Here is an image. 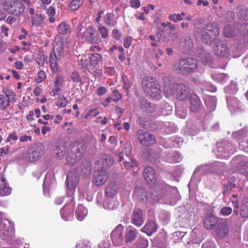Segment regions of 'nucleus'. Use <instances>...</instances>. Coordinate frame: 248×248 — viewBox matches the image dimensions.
<instances>
[{
    "label": "nucleus",
    "mask_w": 248,
    "mask_h": 248,
    "mask_svg": "<svg viewBox=\"0 0 248 248\" xmlns=\"http://www.w3.org/2000/svg\"><path fill=\"white\" fill-rule=\"evenodd\" d=\"M219 34V29L215 24H206L197 28L194 35L203 44L211 45Z\"/></svg>",
    "instance_id": "1"
},
{
    "label": "nucleus",
    "mask_w": 248,
    "mask_h": 248,
    "mask_svg": "<svg viewBox=\"0 0 248 248\" xmlns=\"http://www.w3.org/2000/svg\"><path fill=\"white\" fill-rule=\"evenodd\" d=\"M197 61L192 58L179 59L175 62L174 68L179 75H186L193 73L198 67Z\"/></svg>",
    "instance_id": "2"
},
{
    "label": "nucleus",
    "mask_w": 248,
    "mask_h": 248,
    "mask_svg": "<svg viewBox=\"0 0 248 248\" xmlns=\"http://www.w3.org/2000/svg\"><path fill=\"white\" fill-rule=\"evenodd\" d=\"M143 91L148 95L157 99L161 97L160 86L154 78L146 77L141 82Z\"/></svg>",
    "instance_id": "3"
},
{
    "label": "nucleus",
    "mask_w": 248,
    "mask_h": 248,
    "mask_svg": "<svg viewBox=\"0 0 248 248\" xmlns=\"http://www.w3.org/2000/svg\"><path fill=\"white\" fill-rule=\"evenodd\" d=\"M85 150L81 143L73 142L70 143L68 148V154L66 160L68 163L73 164L78 161L82 157Z\"/></svg>",
    "instance_id": "4"
},
{
    "label": "nucleus",
    "mask_w": 248,
    "mask_h": 248,
    "mask_svg": "<svg viewBox=\"0 0 248 248\" xmlns=\"http://www.w3.org/2000/svg\"><path fill=\"white\" fill-rule=\"evenodd\" d=\"M45 147L40 143L33 144L28 149V158L31 162L38 160L44 154Z\"/></svg>",
    "instance_id": "5"
},
{
    "label": "nucleus",
    "mask_w": 248,
    "mask_h": 248,
    "mask_svg": "<svg viewBox=\"0 0 248 248\" xmlns=\"http://www.w3.org/2000/svg\"><path fill=\"white\" fill-rule=\"evenodd\" d=\"M169 186L164 182L155 183L151 188L150 196L154 200L158 201L165 195Z\"/></svg>",
    "instance_id": "6"
},
{
    "label": "nucleus",
    "mask_w": 248,
    "mask_h": 248,
    "mask_svg": "<svg viewBox=\"0 0 248 248\" xmlns=\"http://www.w3.org/2000/svg\"><path fill=\"white\" fill-rule=\"evenodd\" d=\"M239 30H242L244 34H248V23L238 24L235 27L226 26L224 28V34L226 37H233L240 33Z\"/></svg>",
    "instance_id": "7"
},
{
    "label": "nucleus",
    "mask_w": 248,
    "mask_h": 248,
    "mask_svg": "<svg viewBox=\"0 0 248 248\" xmlns=\"http://www.w3.org/2000/svg\"><path fill=\"white\" fill-rule=\"evenodd\" d=\"M138 139L140 143L143 146H150L155 143V136L150 132L141 129L138 131Z\"/></svg>",
    "instance_id": "8"
},
{
    "label": "nucleus",
    "mask_w": 248,
    "mask_h": 248,
    "mask_svg": "<svg viewBox=\"0 0 248 248\" xmlns=\"http://www.w3.org/2000/svg\"><path fill=\"white\" fill-rule=\"evenodd\" d=\"M213 51L216 56L220 57H227L229 54L228 46L220 40H217L213 45Z\"/></svg>",
    "instance_id": "9"
},
{
    "label": "nucleus",
    "mask_w": 248,
    "mask_h": 248,
    "mask_svg": "<svg viewBox=\"0 0 248 248\" xmlns=\"http://www.w3.org/2000/svg\"><path fill=\"white\" fill-rule=\"evenodd\" d=\"M82 37L90 43L97 44L101 42L97 31L92 26L87 28L83 32Z\"/></svg>",
    "instance_id": "10"
},
{
    "label": "nucleus",
    "mask_w": 248,
    "mask_h": 248,
    "mask_svg": "<svg viewBox=\"0 0 248 248\" xmlns=\"http://www.w3.org/2000/svg\"><path fill=\"white\" fill-rule=\"evenodd\" d=\"M190 90L188 86L182 83H177L175 88L170 93L175 94L177 98L180 100H185L188 97Z\"/></svg>",
    "instance_id": "11"
},
{
    "label": "nucleus",
    "mask_w": 248,
    "mask_h": 248,
    "mask_svg": "<svg viewBox=\"0 0 248 248\" xmlns=\"http://www.w3.org/2000/svg\"><path fill=\"white\" fill-rule=\"evenodd\" d=\"M25 10V5L23 2L15 0L10 1V4L6 8L5 12L9 14L19 16L22 14Z\"/></svg>",
    "instance_id": "12"
},
{
    "label": "nucleus",
    "mask_w": 248,
    "mask_h": 248,
    "mask_svg": "<svg viewBox=\"0 0 248 248\" xmlns=\"http://www.w3.org/2000/svg\"><path fill=\"white\" fill-rule=\"evenodd\" d=\"M100 157L102 160L101 164L100 161L98 160H96L94 162L95 166H98V170H106L112 165L113 160L106 154L101 155Z\"/></svg>",
    "instance_id": "13"
},
{
    "label": "nucleus",
    "mask_w": 248,
    "mask_h": 248,
    "mask_svg": "<svg viewBox=\"0 0 248 248\" xmlns=\"http://www.w3.org/2000/svg\"><path fill=\"white\" fill-rule=\"evenodd\" d=\"M178 32H165L162 30L157 32L156 36L159 41L164 43H168L175 40L178 37Z\"/></svg>",
    "instance_id": "14"
},
{
    "label": "nucleus",
    "mask_w": 248,
    "mask_h": 248,
    "mask_svg": "<svg viewBox=\"0 0 248 248\" xmlns=\"http://www.w3.org/2000/svg\"><path fill=\"white\" fill-rule=\"evenodd\" d=\"M220 220L221 219L215 216L208 215L204 218L203 226L206 230H213L217 227Z\"/></svg>",
    "instance_id": "15"
},
{
    "label": "nucleus",
    "mask_w": 248,
    "mask_h": 248,
    "mask_svg": "<svg viewBox=\"0 0 248 248\" xmlns=\"http://www.w3.org/2000/svg\"><path fill=\"white\" fill-rule=\"evenodd\" d=\"M108 177V171H94L93 183L97 186L104 185Z\"/></svg>",
    "instance_id": "16"
},
{
    "label": "nucleus",
    "mask_w": 248,
    "mask_h": 248,
    "mask_svg": "<svg viewBox=\"0 0 248 248\" xmlns=\"http://www.w3.org/2000/svg\"><path fill=\"white\" fill-rule=\"evenodd\" d=\"M123 232V228L120 226H117L111 233L110 237L114 245L119 246L122 244L124 238Z\"/></svg>",
    "instance_id": "17"
},
{
    "label": "nucleus",
    "mask_w": 248,
    "mask_h": 248,
    "mask_svg": "<svg viewBox=\"0 0 248 248\" xmlns=\"http://www.w3.org/2000/svg\"><path fill=\"white\" fill-rule=\"evenodd\" d=\"M229 232V228L227 222L221 220L216 228L215 233L216 235L220 238H223L228 236Z\"/></svg>",
    "instance_id": "18"
},
{
    "label": "nucleus",
    "mask_w": 248,
    "mask_h": 248,
    "mask_svg": "<svg viewBox=\"0 0 248 248\" xmlns=\"http://www.w3.org/2000/svg\"><path fill=\"white\" fill-rule=\"evenodd\" d=\"M77 171H68L67 174L66 183L69 190L75 189L78 180V174L77 175Z\"/></svg>",
    "instance_id": "19"
},
{
    "label": "nucleus",
    "mask_w": 248,
    "mask_h": 248,
    "mask_svg": "<svg viewBox=\"0 0 248 248\" xmlns=\"http://www.w3.org/2000/svg\"><path fill=\"white\" fill-rule=\"evenodd\" d=\"M225 169V164L221 162H215L211 164H204L200 166L195 170H218Z\"/></svg>",
    "instance_id": "20"
},
{
    "label": "nucleus",
    "mask_w": 248,
    "mask_h": 248,
    "mask_svg": "<svg viewBox=\"0 0 248 248\" xmlns=\"http://www.w3.org/2000/svg\"><path fill=\"white\" fill-rule=\"evenodd\" d=\"M74 210L72 204L65 205L60 210L61 217L66 221L71 220L74 217Z\"/></svg>",
    "instance_id": "21"
},
{
    "label": "nucleus",
    "mask_w": 248,
    "mask_h": 248,
    "mask_svg": "<svg viewBox=\"0 0 248 248\" xmlns=\"http://www.w3.org/2000/svg\"><path fill=\"white\" fill-rule=\"evenodd\" d=\"M142 211L140 208H135L131 216V222L137 227L141 226L144 222Z\"/></svg>",
    "instance_id": "22"
},
{
    "label": "nucleus",
    "mask_w": 248,
    "mask_h": 248,
    "mask_svg": "<svg viewBox=\"0 0 248 248\" xmlns=\"http://www.w3.org/2000/svg\"><path fill=\"white\" fill-rule=\"evenodd\" d=\"M197 56L205 65H209L213 62V58L211 53L204 49L199 50L197 52Z\"/></svg>",
    "instance_id": "23"
},
{
    "label": "nucleus",
    "mask_w": 248,
    "mask_h": 248,
    "mask_svg": "<svg viewBox=\"0 0 248 248\" xmlns=\"http://www.w3.org/2000/svg\"><path fill=\"white\" fill-rule=\"evenodd\" d=\"M119 190V185L115 181L108 183L105 189V195L109 198H113L115 196Z\"/></svg>",
    "instance_id": "24"
},
{
    "label": "nucleus",
    "mask_w": 248,
    "mask_h": 248,
    "mask_svg": "<svg viewBox=\"0 0 248 248\" xmlns=\"http://www.w3.org/2000/svg\"><path fill=\"white\" fill-rule=\"evenodd\" d=\"M133 195L140 202L144 203L147 200V191L143 187H136L134 191Z\"/></svg>",
    "instance_id": "25"
},
{
    "label": "nucleus",
    "mask_w": 248,
    "mask_h": 248,
    "mask_svg": "<svg viewBox=\"0 0 248 248\" xmlns=\"http://www.w3.org/2000/svg\"><path fill=\"white\" fill-rule=\"evenodd\" d=\"M242 156H237L234 157L232 164L235 165V168L239 170H248V161H240L242 160Z\"/></svg>",
    "instance_id": "26"
},
{
    "label": "nucleus",
    "mask_w": 248,
    "mask_h": 248,
    "mask_svg": "<svg viewBox=\"0 0 248 248\" xmlns=\"http://www.w3.org/2000/svg\"><path fill=\"white\" fill-rule=\"evenodd\" d=\"M190 109L193 112L197 113L201 109V102L199 98L196 94H193L190 98Z\"/></svg>",
    "instance_id": "27"
},
{
    "label": "nucleus",
    "mask_w": 248,
    "mask_h": 248,
    "mask_svg": "<svg viewBox=\"0 0 248 248\" xmlns=\"http://www.w3.org/2000/svg\"><path fill=\"white\" fill-rule=\"evenodd\" d=\"M140 104L141 110L147 113H153L155 110V104L149 102L147 100H141Z\"/></svg>",
    "instance_id": "28"
},
{
    "label": "nucleus",
    "mask_w": 248,
    "mask_h": 248,
    "mask_svg": "<svg viewBox=\"0 0 248 248\" xmlns=\"http://www.w3.org/2000/svg\"><path fill=\"white\" fill-rule=\"evenodd\" d=\"M157 227L154 221L150 220L148 221L145 225L141 229V231L146 233L148 235L150 236L155 232Z\"/></svg>",
    "instance_id": "29"
},
{
    "label": "nucleus",
    "mask_w": 248,
    "mask_h": 248,
    "mask_svg": "<svg viewBox=\"0 0 248 248\" xmlns=\"http://www.w3.org/2000/svg\"><path fill=\"white\" fill-rule=\"evenodd\" d=\"M143 176L149 185H154L157 182L156 171H145L143 173Z\"/></svg>",
    "instance_id": "30"
},
{
    "label": "nucleus",
    "mask_w": 248,
    "mask_h": 248,
    "mask_svg": "<svg viewBox=\"0 0 248 248\" xmlns=\"http://www.w3.org/2000/svg\"><path fill=\"white\" fill-rule=\"evenodd\" d=\"M66 53L64 47L61 46L56 48H54L50 54H52V56H54V58L60 61L65 57Z\"/></svg>",
    "instance_id": "31"
},
{
    "label": "nucleus",
    "mask_w": 248,
    "mask_h": 248,
    "mask_svg": "<svg viewBox=\"0 0 248 248\" xmlns=\"http://www.w3.org/2000/svg\"><path fill=\"white\" fill-rule=\"evenodd\" d=\"M164 85L166 90H170L171 92L174 88L177 83H173V78L170 76H166L163 78Z\"/></svg>",
    "instance_id": "32"
},
{
    "label": "nucleus",
    "mask_w": 248,
    "mask_h": 248,
    "mask_svg": "<svg viewBox=\"0 0 248 248\" xmlns=\"http://www.w3.org/2000/svg\"><path fill=\"white\" fill-rule=\"evenodd\" d=\"M240 216L242 217L248 218V198H243L240 209Z\"/></svg>",
    "instance_id": "33"
},
{
    "label": "nucleus",
    "mask_w": 248,
    "mask_h": 248,
    "mask_svg": "<svg viewBox=\"0 0 248 248\" xmlns=\"http://www.w3.org/2000/svg\"><path fill=\"white\" fill-rule=\"evenodd\" d=\"M87 214V209L82 205H79L76 211V216L77 219L81 221L85 217Z\"/></svg>",
    "instance_id": "34"
},
{
    "label": "nucleus",
    "mask_w": 248,
    "mask_h": 248,
    "mask_svg": "<svg viewBox=\"0 0 248 248\" xmlns=\"http://www.w3.org/2000/svg\"><path fill=\"white\" fill-rule=\"evenodd\" d=\"M57 31L59 34L66 35L70 32V27L68 24L62 22L59 25Z\"/></svg>",
    "instance_id": "35"
},
{
    "label": "nucleus",
    "mask_w": 248,
    "mask_h": 248,
    "mask_svg": "<svg viewBox=\"0 0 248 248\" xmlns=\"http://www.w3.org/2000/svg\"><path fill=\"white\" fill-rule=\"evenodd\" d=\"M105 23L109 26H114L117 22L114 20V15L113 13H107L104 16Z\"/></svg>",
    "instance_id": "36"
},
{
    "label": "nucleus",
    "mask_w": 248,
    "mask_h": 248,
    "mask_svg": "<svg viewBox=\"0 0 248 248\" xmlns=\"http://www.w3.org/2000/svg\"><path fill=\"white\" fill-rule=\"evenodd\" d=\"M10 102H12L11 99L8 98L6 96H3V94H0V109L1 110H6L9 106Z\"/></svg>",
    "instance_id": "37"
},
{
    "label": "nucleus",
    "mask_w": 248,
    "mask_h": 248,
    "mask_svg": "<svg viewBox=\"0 0 248 248\" xmlns=\"http://www.w3.org/2000/svg\"><path fill=\"white\" fill-rule=\"evenodd\" d=\"M2 195L0 196H6L11 193L12 188L8 185L6 180L4 177H2Z\"/></svg>",
    "instance_id": "38"
},
{
    "label": "nucleus",
    "mask_w": 248,
    "mask_h": 248,
    "mask_svg": "<svg viewBox=\"0 0 248 248\" xmlns=\"http://www.w3.org/2000/svg\"><path fill=\"white\" fill-rule=\"evenodd\" d=\"M205 103L209 111H213L215 110L216 106V100L214 97L211 96L207 98L205 100Z\"/></svg>",
    "instance_id": "39"
},
{
    "label": "nucleus",
    "mask_w": 248,
    "mask_h": 248,
    "mask_svg": "<svg viewBox=\"0 0 248 248\" xmlns=\"http://www.w3.org/2000/svg\"><path fill=\"white\" fill-rule=\"evenodd\" d=\"M183 40H181V43L183 44V47L186 51L191 49L193 47V41L190 36H186Z\"/></svg>",
    "instance_id": "40"
},
{
    "label": "nucleus",
    "mask_w": 248,
    "mask_h": 248,
    "mask_svg": "<svg viewBox=\"0 0 248 248\" xmlns=\"http://www.w3.org/2000/svg\"><path fill=\"white\" fill-rule=\"evenodd\" d=\"M65 148L63 146H56L53 150V154L57 157L61 158L63 157L65 154Z\"/></svg>",
    "instance_id": "41"
},
{
    "label": "nucleus",
    "mask_w": 248,
    "mask_h": 248,
    "mask_svg": "<svg viewBox=\"0 0 248 248\" xmlns=\"http://www.w3.org/2000/svg\"><path fill=\"white\" fill-rule=\"evenodd\" d=\"M136 236V232L135 230L127 229L125 234V240L126 242H131Z\"/></svg>",
    "instance_id": "42"
},
{
    "label": "nucleus",
    "mask_w": 248,
    "mask_h": 248,
    "mask_svg": "<svg viewBox=\"0 0 248 248\" xmlns=\"http://www.w3.org/2000/svg\"><path fill=\"white\" fill-rule=\"evenodd\" d=\"M89 59L92 65H97L101 62L102 56L98 53H94L91 54Z\"/></svg>",
    "instance_id": "43"
},
{
    "label": "nucleus",
    "mask_w": 248,
    "mask_h": 248,
    "mask_svg": "<svg viewBox=\"0 0 248 248\" xmlns=\"http://www.w3.org/2000/svg\"><path fill=\"white\" fill-rule=\"evenodd\" d=\"M148 246V240L143 238H140L134 246L135 248H147Z\"/></svg>",
    "instance_id": "44"
},
{
    "label": "nucleus",
    "mask_w": 248,
    "mask_h": 248,
    "mask_svg": "<svg viewBox=\"0 0 248 248\" xmlns=\"http://www.w3.org/2000/svg\"><path fill=\"white\" fill-rule=\"evenodd\" d=\"M82 4V0H72L69 5V7L70 10L76 11L79 8Z\"/></svg>",
    "instance_id": "45"
},
{
    "label": "nucleus",
    "mask_w": 248,
    "mask_h": 248,
    "mask_svg": "<svg viewBox=\"0 0 248 248\" xmlns=\"http://www.w3.org/2000/svg\"><path fill=\"white\" fill-rule=\"evenodd\" d=\"M172 111V107L169 104L165 103L161 107L162 113L164 115H168L171 114Z\"/></svg>",
    "instance_id": "46"
},
{
    "label": "nucleus",
    "mask_w": 248,
    "mask_h": 248,
    "mask_svg": "<svg viewBox=\"0 0 248 248\" xmlns=\"http://www.w3.org/2000/svg\"><path fill=\"white\" fill-rule=\"evenodd\" d=\"M58 60L54 58V56L52 54L50 55V65L51 69L53 72H57L59 69V66L57 61Z\"/></svg>",
    "instance_id": "47"
},
{
    "label": "nucleus",
    "mask_w": 248,
    "mask_h": 248,
    "mask_svg": "<svg viewBox=\"0 0 248 248\" xmlns=\"http://www.w3.org/2000/svg\"><path fill=\"white\" fill-rule=\"evenodd\" d=\"M70 78L73 81L76 83H79L80 86L83 85L84 83L78 72L76 71L72 72Z\"/></svg>",
    "instance_id": "48"
},
{
    "label": "nucleus",
    "mask_w": 248,
    "mask_h": 248,
    "mask_svg": "<svg viewBox=\"0 0 248 248\" xmlns=\"http://www.w3.org/2000/svg\"><path fill=\"white\" fill-rule=\"evenodd\" d=\"M122 79L124 84V88L127 92L131 86L132 82L125 75L122 76Z\"/></svg>",
    "instance_id": "49"
},
{
    "label": "nucleus",
    "mask_w": 248,
    "mask_h": 248,
    "mask_svg": "<svg viewBox=\"0 0 248 248\" xmlns=\"http://www.w3.org/2000/svg\"><path fill=\"white\" fill-rule=\"evenodd\" d=\"M238 16L240 20L247 21L248 20V10L246 9H241Z\"/></svg>",
    "instance_id": "50"
},
{
    "label": "nucleus",
    "mask_w": 248,
    "mask_h": 248,
    "mask_svg": "<svg viewBox=\"0 0 248 248\" xmlns=\"http://www.w3.org/2000/svg\"><path fill=\"white\" fill-rule=\"evenodd\" d=\"M81 170H91L92 169L91 163L89 160L84 159L82 161Z\"/></svg>",
    "instance_id": "51"
},
{
    "label": "nucleus",
    "mask_w": 248,
    "mask_h": 248,
    "mask_svg": "<svg viewBox=\"0 0 248 248\" xmlns=\"http://www.w3.org/2000/svg\"><path fill=\"white\" fill-rule=\"evenodd\" d=\"M98 30L101 35V36L103 38H106L108 36V30L107 28L102 26H99L98 27Z\"/></svg>",
    "instance_id": "52"
},
{
    "label": "nucleus",
    "mask_w": 248,
    "mask_h": 248,
    "mask_svg": "<svg viewBox=\"0 0 248 248\" xmlns=\"http://www.w3.org/2000/svg\"><path fill=\"white\" fill-rule=\"evenodd\" d=\"M160 157V155L158 153H155L154 151L153 150H150L148 152V159L151 160L153 161V159H155L156 160L158 159Z\"/></svg>",
    "instance_id": "53"
},
{
    "label": "nucleus",
    "mask_w": 248,
    "mask_h": 248,
    "mask_svg": "<svg viewBox=\"0 0 248 248\" xmlns=\"http://www.w3.org/2000/svg\"><path fill=\"white\" fill-rule=\"evenodd\" d=\"M103 207L107 209H113L114 208L113 201L110 200H105L103 203Z\"/></svg>",
    "instance_id": "54"
},
{
    "label": "nucleus",
    "mask_w": 248,
    "mask_h": 248,
    "mask_svg": "<svg viewBox=\"0 0 248 248\" xmlns=\"http://www.w3.org/2000/svg\"><path fill=\"white\" fill-rule=\"evenodd\" d=\"M169 18L170 20L174 22H176L178 21L183 20V17H181V15H179V14H174L170 15L169 16Z\"/></svg>",
    "instance_id": "55"
},
{
    "label": "nucleus",
    "mask_w": 248,
    "mask_h": 248,
    "mask_svg": "<svg viewBox=\"0 0 248 248\" xmlns=\"http://www.w3.org/2000/svg\"><path fill=\"white\" fill-rule=\"evenodd\" d=\"M232 212V209L230 207L226 206L222 208L220 210V213L223 216H227L230 215Z\"/></svg>",
    "instance_id": "56"
},
{
    "label": "nucleus",
    "mask_w": 248,
    "mask_h": 248,
    "mask_svg": "<svg viewBox=\"0 0 248 248\" xmlns=\"http://www.w3.org/2000/svg\"><path fill=\"white\" fill-rule=\"evenodd\" d=\"M124 165L127 169H130L134 168L137 165V163L133 159L130 160V161H125Z\"/></svg>",
    "instance_id": "57"
},
{
    "label": "nucleus",
    "mask_w": 248,
    "mask_h": 248,
    "mask_svg": "<svg viewBox=\"0 0 248 248\" xmlns=\"http://www.w3.org/2000/svg\"><path fill=\"white\" fill-rule=\"evenodd\" d=\"M67 102L66 98L62 97L59 99L57 105L59 108H64L67 105Z\"/></svg>",
    "instance_id": "58"
},
{
    "label": "nucleus",
    "mask_w": 248,
    "mask_h": 248,
    "mask_svg": "<svg viewBox=\"0 0 248 248\" xmlns=\"http://www.w3.org/2000/svg\"><path fill=\"white\" fill-rule=\"evenodd\" d=\"M176 114L180 118H185L186 115V110H182L181 108H177Z\"/></svg>",
    "instance_id": "59"
},
{
    "label": "nucleus",
    "mask_w": 248,
    "mask_h": 248,
    "mask_svg": "<svg viewBox=\"0 0 248 248\" xmlns=\"http://www.w3.org/2000/svg\"><path fill=\"white\" fill-rule=\"evenodd\" d=\"M3 96H6L8 98L12 100V102L16 101L15 98L16 94L12 91L10 90H9L8 91H7L6 94L3 95Z\"/></svg>",
    "instance_id": "60"
},
{
    "label": "nucleus",
    "mask_w": 248,
    "mask_h": 248,
    "mask_svg": "<svg viewBox=\"0 0 248 248\" xmlns=\"http://www.w3.org/2000/svg\"><path fill=\"white\" fill-rule=\"evenodd\" d=\"M112 96L114 97L113 101L115 102H117L121 98V94L117 90H114L113 91Z\"/></svg>",
    "instance_id": "61"
},
{
    "label": "nucleus",
    "mask_w": 248,
    "mask_h": 248,
    "mask_svg": "<svg viewBox=\"0 0 248 248\" xmlns=\"http://www.w3.org/2000/svg\"><path fill=\"white\" fill-rule=\"evenodd\" d=\"M172 162H178L181 160L180 155L177 152H174L172 155Z\"/></svg>",
    "instance_id": "62"
},
{
    "label": "nucleus",
    "mask_w": 248,
    "mask_h": 248,
    "mask_svg": "<svg viewBox=\"0 0 248 248\" xmlns=\"http://www.w3.org/2000/svg\"><path fill=\"white\" fill-rule=\"evenodd\" d=\"M46 78L45 73L43 71H40L38 73V77L36 79L37 83L41 82Z\"/></svg>",
    "instance_id": "63"
},
{
    "label": "nucleus",
    "mask_w": 248,
    "mask_h": 248,
    "mask_svg": "<svg viewBox=\"0 0 248 248\" xmlns=\"http://www.w3.org/2000/svg\"><path fill=\"white\" fill-rule=\"evenodd\" d=\"M86 63V59H80L79 57H78V67L79 69H83L85 66Z\"/></svg>",
    "instance_id": "64"
}]
</instances>
